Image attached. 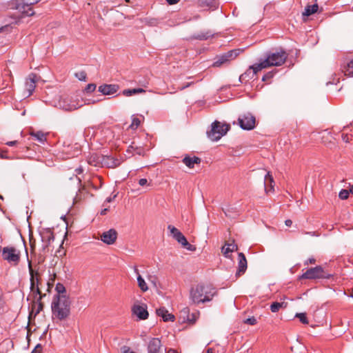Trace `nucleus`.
Here are the masks:
<instances>
[{
    "mask_svg": "<svg viewBox=\"0 0 353 353\" xmlns=\"http://www.w3.org/2000/svg\"><path fill=\"white\" fill-rule=\"evenodd\" d=\"M215 288L210 285L197 284L191 288L190 290V299L196 305L210 302L216 295Z\"/></svg>",
    "mask_w": 353,
    "mask_h": 353,
    "instance_id": "f03ea898",
    "label": "nucleus"
},
{
    "mask_svg": "<svg viewBox=\"0 0 353 353\" xmlns=\"http://www.w3.org/2000/svg\"><path fill=\"white\" fill-rule=\"evenodd\" d=\"M274 74V72H273V71L269 72L266 73V74L263 77L262 80H263V81H266V80H268V79H271V78H272V77H273Z\"/></svg>",
    "mask_w": 353,
    "mask_h": 353,
    "instance_id": "49530a36",
    "label": "nucleus"
},
{
    "mask_svg": "<svg viewBox=\"0 0 353 353\" xmlns=\"http://www.w3.org/2000/svg\"><path fill=\"white\" fill-rule=\"evenodd\" d=\"M206 353H214V350L212 348H208L206 350Z\"/></svg>",
    "mask_w": 353,
    "mask_h": 353,
    "instance_id": "e2e57ef3",
    "label": "nucleus"
},
{
    "mask_svg": "<svg viewBox=\"0 0 353 353\" xmlns=\"http://www.w3.org/2000/svg\"><path fill=\"white\" fill-rule=\"evenodd\" d=\"M274 180L270 172H268L264 178V187L266 193L274 191Z\"/></svg>",
    "mask_w": 353,
    "mask_h": 353,
    "instance_id": "5701e85b",
    "label": "nucleus"
},
{
    "mask_svg": "<svg viewBox=\"0 0 353 353\" xmlns=\"http://www.w3.org/2000/svg\"><path fill=\"white\" fill-rule=\"evenodd\" d=\"M182 246L190 251H194L196 250L195 246L189 243L187 240L186 243H184V244H183Z\"/></svg>",
    "mask_w": 353,
    "mask_h": 353,
    "instance_id": "a18cd8bd",
    "label": "nucleus"
},
{
    "mask_svg": "<svg viewBox=\"0 0 353 353\" xmlns=\"http://www.w3.org/2000/svg\"><path fill=\"white\" fill-rule=\"evenodd\" d=\"M2 258L10 264L17 265L20 261V251L14 247H4L2 250Z\"/></svg>",
    "mask_w": 353,
    "mask_h": 353,
    "instance_id": "423d86ee",
    "label": "nucleus"
},
{
    "mask_svg": "<svg viewBox=\"0 0 353 353\" xmlns=\"http://www.w3.org/2000/svg\"><path fill=\"white\" fill-rule=\"evenodd\" d=\"M201 161V159L197 157H185L183 159V163L190 168H194V164H199Z\"/></svg>",
    "mask_w": 353,
    "mask_h": 353,
    "instance_id": "393cba45",
    "label": "nucleus"
},
{
    "mask_svg": "<svg viewBox=\"0 0 353 353\" xmlns=\"http://www.w3.org/2000/svg\"><path fill=\"white\" fill-rule=\"evenodd\" d=\"M342 139L344 142L349 143L352 140V135L343 133L342 134Z\"/></svg>",
    "mask_w": 353,
    "mask_h": 353,
    "instance_id": "de8ad7c7",
    "label": "nucleus"
},
{
    "mask_svg": "<svg viewBox=\"0 0 353 353\" xmlns=\"http://www.w3.org/2000/svg\"><path fill=\"white\" fill-rule=\"evenodd\" d=\"M75 77L81 81H85L87 79V74L84 71L76 72Z\"/></svg>",
    "mask_w": 353,
    "mask_h": 353,
    "instance_id": "58836bf2",
    "label": "nucleus"
},
{
    "mask_svg": "<svg viewBox=\"0 0 353 353\" xmlns=\"http://www.w3.org/2000/svg\"><path fill=\"white\" fill-rule=\"evenodd\" d=\"M143 88L125 89L122 91V94L125 97H130L134 94L145 92Z\"/></svg>",
    "mask_w": 353,
    "mask_h": 353,
    "instance_id": "bb28decb",
    "label": "nucleus"
},
{
    "mask_svg": "<svg viewBox=\"0 0 353 353\" xmlns=\"http://www.w3.org/2000/svg\"><path fill=\"white\" fill-rule=\"evenodd\" d=\"M48 234V236H47V237H48V243H50V242L51 241H53V240H54V236H53V234H51V233H48V234Z\"/></svg>",
    "mask_w": 353,
    "mask_h": 353,
    "instance_id": "864d4df0",
    "label": "nucleus"
},
{
    "mask_svg": "<svg viewBox=\"0 0 353 353\" xmlns=\"http://www.w3.org/2000/svg\"><path fill=\"white\" fill-rule=\"evenodd\" d=\"M81 200L80 198H79L78 195H77L74 199V203H78Z\"/></svg>",
    "mask_w": 353,
    "mask_h": 353,
    "instance_id": "052dcab7",
    "label": "nucleus"
},
{
    "mask_svg": "<svg viewBox=\"0 0 353 353\" xmlns=\"http://www.w3.org/2000/svg\"><path fill=\"white\" fill-rule=\"evenodd\" d=\"M162 344L159 338H152L148 344V353H160Z\"/></svg>",
    "mask_w": 353,
    "mask_h": 353,
    "instance_id": "ddd939ff",
    "label": "nucleus"
},
{
    "mask_svg": "<svg viewBox=\"0 0 353 353\" xmlns=\"http://www.w3.org/2000/svg\"><path fill=\"white\" fill-rule=\"evenodd\" d=\"M229 129V125L221 124L216 121L212 123L210 131L207 132L208 137L212 141H218L227 133Z\"/></svg>",
    "mask_w": 353,
    "mask_h": 353,
    "instance_id": "39448f33",
    "label": "nucleus"
},
{
    "mask_svg": "<svg viewBox=\"0 0 353 353\" xmlns=\"http://www.w3.org/2000/svg\"><path fill=\"white\" fill-rule=\"evenodd\" d=\"M237 245L234 243H227L222 247L221 251L226 258H230V254L234 251L237 250Z\"/></svg>",
    "mask_w": 353,
    "mask_h": 353,
    "instance_id": "412c9836",
    "label": "nucleus"
},
{
    "mask_svg": "<svg viewBox=\"0 0 353 353\" xmlns=\"http://www.w3.org/2000/svg\"><path fill=\"white\" fill-rule=\"evenodd\" d=\"M288 303L283 301L281 303L274 302L270 305V310L272 312H277L281 308H286Z\"/></svg>",
    "mask_w": 353,
    "mask_h": 353,
    "instance_id": "cd10ccee",
    "label": "nucleus"
},
{
    "mask_svg": "<svg viewBox=\"0 0 353 353\" xmlns=\"http://www.w3.org/2000/svg\"><path fill=\"white\" fill-rule=\"evenodd\" d=\"M84 135L86 138L90 136V139H91L94 135L93 128H87L86 129H85Z\"/></svg>",
    "mask_w": 353,
    "mask_h": 353,
    "instance_id": "a19ab883",
    "label": "nucleus"
},
{
    "mask_svg": "<svg viewBox=\"0 0 353 353\" xmlns=\"http://www.w3.org/2000/svg\"><path fill=\"white\" fill-rule=\"evenodd\" d=\"M57 106L65 111H73L82 106L77 98L71 96H62L57 103Z\"/></svg>",
    "mask_w": 353,
    "mask_h": 353,
    "instance_id": "20e7f679",
    "label": "nucleus"
},
{
    "mask_svg": "<svg viewBox=\"0 0 353 353\" xmlns=\"http://www.w3.org/2000/svg\"><path fill=\"white\" fill-rule=\"evenodd\" d=\"M97 88L96 84L94 83H89L87 85V86L85 88V91L87 92H92L95 90Z\"/></svg>",
    "mask_w": 353,
    "mask_h": 353,
    "instance_id": "37998d69",
    "label": "nucleus"
},
{
    "mask_svg": "<svg viewBox=\"0 0 353 353\" xmlns=\"http://www.w3.org/2000/svg\"><path fill=\"white\" fill-rule=\"evenodd\" d=\"M168 229L170 230L171 234L172 235V236L174 237V236L177 235V234L179 232H180V231L176 228L175 227L171 225H169L168 226Z\"/></svg>",
    "mask_w": 353,
    "mask_h": 353,
    "instance_id": "79ce46f5",
    "label": "nucleus"
},
{
    "mask_svg": "<svg viewBox=\"0 0 353 353\" xmlns=\"http://www.w3.org/2000/svg\"><path fill=\"white\" fill-rule=\"evenodd\" d=\"M55 290L58 293L57 295H65L64 293L65 292V288L63 284L59 283H57L56 285Z\"/></svg>",
    "mask_w": 353,
    "mask_h": 353,
    "instance_id": "4c0bfd02",
    "label": "nucleus"
},
{
    "mask_svg": "<svg viewBox=\"0 0 353 353\" xmlns=\"http://www.w3.org/2000/svg\"><path fill=\"white\" fill-rule=\"evenodd\" d=\"M319 8L318 4L314 3L312 6H307L305 7L304 12H303V14L304 16H310L312 14H314L317 12Z\"/></svg>",
    "mask_w": 353,
    "mask_h": 353,
    "instance_id": "c85d7f7f",
    "label": "nucleus"
},
{
    "mask_svg": "<svg viewBox=\"0 0 353 353\" xmlns=\"http://www.w3.org/2000/svg\"><path fill=\"white\" fill-rule=\"evenodd\" d=\"M41 297L34 296V299L32 301V306H31V310L32 313H34V315H37L41 311L43 310V305L41 302Z\"/></svg>",
    "mask_w": 353,
    "mask_h": 353,
    "instance_id": "aec40b11",
    "label": "nucleus"
},
{
    "mask_svg": "<svg viewBox=\"0 0 353 353\" xmlns=\"http://www.w3.org/2000/svg\"><path fill=\"white\" fill-rule=\"evenodd\" d=\"M180 0H166L168 4L174 5L179 2Z\"/></svg>",
    "mask_w": 353,
    "mask_h": 353,
    "instance_id": "5fc2aeb1",
    "label": "nucleus"
},
{
    "mask_svg": "<svg viewBox=\"0 0 353 353\" xmlns=\"http://www.w3.org/2000/svg\"><path fill=\"white\" fill-rule=\"evenodd\" d=\"M141 123V119L139 117H137L135 115L132 117V123L130 125V128L132 130H136L140 125Z\"/></svg>",
    "mask_w": 353,
    "mask_h": 353,
    "instance_id": "473e14b6",
    "label": "nucleus"
},
{
    "mask_svg": "<svg viewBox=\"0 0 353 353\" xmlns=\"http://www.w3.org/2000/svg\"><path fill=\"white\" fill-rule=\"evenodd\" d=\"M16 144H17V141H8L6 143V145H8V146H14Z\"/></svg>",
    "mask_w": 353,
    "mask_h": 353,
    "instance_id": "6e6d98bb",
    "label": "nucleus"
},
{
    "mask_svg": "<svg viewBox=\"0 0 353 353\" xmlns=\"http://www.w3.org/2000/svg\"><path fill=\"white\" fill-rule=\"evenodd\" d=\"M134 270L135 274H137V283H138L139 288L143 292L148 291V285H147L146 282L145 281L144 279L139 274V270L137 269V268L134 267Z\"/></svg>",
    "mask_w": 353,
    "mask_h": 353,
    "instance_id": "b1692460",
    "label": "nucleus"
},
{
    "mask_svg": "<svg viewBox=\"0 0 353 353\" xmlns=\"http://www.w3.org/2000/svg\"><path fill=\"white\" fill-rule=\"evenodd\" d=\"M30 275V287H39L40 285V275L38 271L32 269L30 263L28 265Z\"/></svg>",
    "mask_w": 353,
    "mask_h": 353,
    "instance_id": "dca6fc26",
    "label": "nucleus"
},
{
    "mask_svg": "<svg viewBox=\"0 0 353 353\" xmlns=\"http://www.w3.org/2000/svg\"><path fill=\"white\" fill-rule=\"evenodd\" d=\"M117 238V232L114 229L104 232L101 235V240L107 245L114 243Z\"/></svg>",
    "mask_w": 353,
    "mask_h": 353,
    "instance_id": "9b49d317",
    "label": "nucleus"
},
{
    "mask_svg": "<svg viewBox=\"0 0 353 353\" xmlns=\"http://www.w3.org/2000/svg\"><path fill=\"white\" fill-rule=\"evenodd\" d=\"M108 208H104V209L101 210V215H105V214H106V213H107V212H108Z\"/></svg>",
    "mask_w": 353,
    "mask_h": 353,
    "instance_id": "13d9d810",
    "label": "nucleus"
},
{
    "mask_svg": "<svg viewBox=\"0 0 353 353\" xmlns=\"http://www.w3.org/2000/svg\"><path fill=\"white\" fill-rule=\"evenodd\" d=\"M0 158H1V159H4V158H6V157H5L3 154H0Z\"/></svg>",
    "mask_w": 353,
    "mask_h": 353,
    "instance_id": "774afa93",
    "label": "nucleus"
},
{
    "mask_svg": "<svg viewBox=\"0 0 353 353\" xmlns=\"http://www.w3.org/2000/svg\"><path fill=\"white\" fill-rule=\"evenodd\" d=\"M295 316L299 319V321L303 324H308L309 321L306 316L305 313H297Z\"/></svg>",
    "mask_w": 353,
    "mask_h": 353,
    "instance_id": "f704fd0d",
    "label": "nucleus"
},
{
    "mask_svg": "<svg viewBox=\"0 0 353 353\" xmlns=\"http://www.w3.org/2000/svg\"><path fill=\"white\" fill-rule=\"evenodd\" d=\"M350 193L353 194V185L350 186V190H348Z\"/></svg>",
    "mask_w": 353,
    "mask_h": 353,
    "instance_id": "69168bd1",
    "label": "nucleus"
},
{
    "mask_svg": "<svg viewBox=\"0 0 353 353\" xmlns=\"http://www.w3.org/2000/svg\"><path fill=\"white\" fill-rule=\"evenodd\" d=\"M199 6L203 9L215 10L219 6L217 0H199Z\"/></svg>",
    "mask_w": 353,
    "mask_h": 353,
    "instance_id": "6ab92c4d",
    "label": "nucleus"
},
{
    "mask_svg": "<svg viewBox=\"0 0 353 353\" xmlns=\"http://www.w3.org/2000/svg\"><path fill=\"white\" fill-rule=\"evenodd\" d=\"M103 164L106 165L108 167L110 168H114L119 165V163L118 162V161L114 160L113 158L105 157Z\"/></svg>",
    "mask_w": 353,
    "mask_h": 353,
    "instance_id": "c756f323",
    "label": "nucleus"
},
{
    "mask_svg": "<svg viewBox=\"0 0 353 353\" xmlns=\"http://www.w3.org/2000/svg\"><path fill=\"white\" fill-rule=\"evenodd\" d=\"M123 353H137V352L130 350V349L128 347H124L123 348Z\"/></svg>",
    "mask_w": 353,
    "mask_h": 353,
    "instance_id": "603ef678",
    "label": "nucleus"
},
{
    "mask_svg": "<svg viewBox=\"0 0 353 353\" xmlns=\"http://www.w3.org/2000/svg\"><path fill=\"white\" fill-rule=\"evenodd\" d=\"M17 9L22 14L27 16H32L34 14L32 6L28 5L26 2L23 0L22 2L17 4Z\"/></svg>",
    "mask_w": 353,
    "mask_h": 353,
    "instance_id": "a211bd4d",
    "label": "nucleus"
},
{
    "mask_svg": "<svg viewBox=\"0 0 353 353\" xmlns=\"http://www.w3.org/2000/svg\"><path fill=\"white\" fill-rule=\"evenodd\" d=\"M119 90V85L116 84H103L99 87V92L103 95H111L115 94Z\"/></svg>",
    "mask_w": 353,
    "mask_h": 353,
    "instance_id": "4468645a",
    "label": "nucleus"
},
{
    "mask_svg": "<svg viewBox=\"0 0 353 353\" xmlns=\"http://www.w3.org/2000/svg\"><path fill=\"white\" fill-rule=\"evenodd\" d=\"M37 77L35 74H30L26 79L25 84V90L27 92V97H30L34 92L36 88V82Z\"/></svg>",
    "mask_w": 353,
    "mask_h": 353,
    "instance_id": "f8f14e48",
    "label": "nucleus"
},
{
    "mask_svg": "<svg viewBox=\"0 0 353 353\" xmlns=\"http://www.w3.org/2000/svg\"><path fill=\"white\" fill-rule=\"evenodd\" d=\"M240 127L243 130H252L255 127V117L250 113H246L241 116L239 119Z\"/></svg>",
    "mask_w": 353,
    "mask_h": 353,
    "instance_id": "0eeeda50",
    "label": "nucleus"
},
{
    "mask_svg": "<svg viewBox=\"0 0 353 353\" xmlns=\"http://www.w3.org/2000/svg\"><path fill=\"white\" fill-rule=\"evenodd\" d=\"M105 157L99 155L97 154H90L87 159L88 164L97 167L103 165Z\"/></svg>",
    "mask_w": 353,
    "mask_h": 353,
    "instance_id": "f3484780",
    "label": "nucleus"
},
{
    "mask_svg": "<svg viewBox=\"0 0 353 353\" xmlns=\"http://www.w3.org/2000/svg\"><path fill=\"white\" fill-rule=\"evenodd\" d=\"M244 323L246 324H248V325H254L256 324L257 321H256V319L254 316H252V317L248 318L247 319H245L244 321Z\"/></svg>",
    "mask_w": 353,
    "mask_h": 353,
    "instance_id": "c03bdc74",
    "label": "nucleus"
},
{
    "mask_svg": "<svg viewBox=\"0 0 353 353\" xmlns=\"http://www.w3.org/2000/svg\"><path fill=\"white\" fill-rule=\"evenodd\" d=\"M132 312L139 320H145L149 316L147 305L144 303H134L132 307Z\"/></svg>",
    "mask_w": 353,
    "mask_h": 353,
    "instance_id": "1a4fd4ad",
    "label": "nucleus"
},
{
    "mask_svg": "<svg viewBox=\"0 0 353 353\" xmlns=\"http://www.w3.org/2000/svg\"><path fill=\"white\" fill-rule=\"evenodd\" d=\"M350 192L347 190H341L339 194V196L341 199H346L348 198Z\"/></svg>",
    "mask_w": 353,
    "mask_h": 353,
    "instance_id": "ea45409f",
    "label": "nucleus"
},
{
    "mask_svg": "<svg viewBox=\"0 0 353 353\" xmlns=\"http://www.w3.org/2000/svg\"><path fill=\"white\" fill-rule=\"evenodd\" d=\"M157 314L159 316L162 317L164 321H174V316L172 314H170L168 311L165 307H160L156 311Z\"/></svg>",
    "mask_w": 353,
    "mask_h": 353,
    "instance_id": "4be33fe9",
    "label": "nucleus"
},
{
    "mask_svg": "<svg viewBox=\"0 0 353 353\" xmlns=\"http://www.w3.org/2000/svg\"><path fill=\"white\" fill-rule=\"evenodd\" d=\"M237 54H238L236 50L229 51L227 53L218 57L216 61L213 63V66L220 67L223 64L229 61L230 59L235 58L237 56Z\"/></svg>",
    "mask_w": 353,
    "mask_h": 353,
    "instance_id": "9d476101",
    "label": "nucleus"
},
{
    "mask_svg": "<svg viewBox=\"0 0 353 353\" xmlns=\"http://www.w3.org/2000/svg\"><path fill=\"white\" fill-rule=\"evenodd\" d=\"M285 223L287 226L290 227L292 224V221L290 219H288L285 221Z\"/></svg>",
    "mask_w": 353,
    "mask_h": 353,
    "instance_id": "4d7b16f0",
    "label": "nucleus"
},
{
    "mask_svg": "<svg viewBox=\"0 0 353 353\" xmlns=\"http://www.w3.org/2000/svg\"><path fill=\"white\" fill-rule=\"evenodd\" d=\"M212 36L210 32H201L196 36V39L199 40H207Z\"/></svg>",
    "mask_w": 353,
    "mask_h": 353,
    "instance_id": "72a5a7b5",
    "label": "nucleus"
},
{
    "mask_svg": "<svg viewBox=\"0 0 353 353\" xmlns=\"http://www.w3.org/2000/svg\"><path fill=\"white\" fill-rule=\"evenodd\" d=\"M343 71L345 76H353V60L347 63Z\"/></svg>",
    "mask_w": 353,
    "mask_h": 353,
    "instance_id": "7c9ffc66",
    "label": "nucleus"
},
{
    "mask_svg": "<svg viewBox=\"0 0 353 353\" xmlns=\"http://www.w3.org/2000/svg\"><path fill=\"white\" fill-rule=\"evenodd\" d=\"M30 136L41 143H43L46 141V134L41 131L32 132H30Z\"/></svg>",
    "mask_w": 353,
    "mask_h": 353,
    "instance_id": "a878e982",
    "label": "nucleus"
},
{
    "mask_svg": "<svg viewBox=\"0 0 353 353\" xmlns=\"http://www.w3.org/2000/svg\"><path fill=\"white\" fill-rule=\"evenodd\" d=\"M192 84V83H188L187 85H184V86H182L180 90H182L183 89H185V88H188L189 87L190 85Z\"/></svg>",
    "mask_w": 353,
    "mask_h": 353,
    "instance_id": "680f3d73",
    "label": "nucleus"
},
{
    "mask_svg": "<svg viewBox=\"0 0 353 353\" xmlns=\"http://www.w3.org/2000/svg\"><path fill=\"white\" fill-rule=\"evenodd\" d=\"M173 238L181 245L184 244V243H186L187 239L181 232H179L177 235L174 236Z\"/></svg>",
    "mask_w": 353,
    "mask_h": 353,
    "instance_id": "c9c22d12",
    "label": "nucleus"
},
{
    "mask_svg": "<svg viewBox=\"0 0 353 353\" xmlns=\"http://www.w3.org/2000/svg\"><path fill=\"white\" fill-rule=\"evenodd\" d=\"M139 184L141 186L150 185V183H148V180L146 179H139Z\"/></svg>",
    "mask_w": 353,
    "mask_h": 353,
    "instance_id": "09e8293b",
    "label": "nucleus"
},
{
    "mask_svg": "<svg viewBox=\"0 0 353 353\" xmlns=\"http://www.w3.org/2000/svg\"><path fill=\"white\" fill-rule=\"evenodd\" d=\"M168 353H177V352L173 349H170Z\"/></svg>",
    "mask_w": 353,
    "mask_h": 353,
    "instance_id": "0e129e2a",
    "label": "nucleus"
},
{
    "mask_svg": "<svg viewBox=\"0 0 353 353\" xmlns=\"http://www.w3.org/2000/svg\"><path fill=\"white\" fill-rule=\"evenodd\" d=\"M7 26H5V27H2L1 28H0V32H2V30L4 29V28H6Z\"/></svg>",
    "mask_w": 353,
    "mask_h": 353,
    "instance_id": "338daca9",
    "label": "nucleus"
},
{
    "mask_svg": "<svg viewBox=\"0 0 353 353\" xmlns=\"http://www.w3.org/2000/svg\"><path fill=\"white\" fill-rule=\"evenodd\" d=\"M116 197V195H114L112 198V197H108L105 200V202L107 203H110L111 202L114 198Z\"/></svg>",
    "mask_w": 353,
    "mask_h": 353,
    "instance_id": "bf43d9fd",
    "label": "nucleus"
},
{
    "mask_svg": "<svg viewBox=\"0 0 353 353\" xmlns=\"http://www.w3.org/2000/svg\"><path fill=\"white\" fill-rule=\"evenodd\" d=\"M41 345L39 344L34 347V349L32 351L31 353H41Z\"/></svg>",
    "mask_w": 353,
    "mask_h": 353,
    "instance_id": "8fccbe9b",
    "label": "nucleus"
},
{
    "mask_svg": "<svg viewBox=\"0 0 353 353\" xmlns=\"http://www.w3.org/2000/svg\"><path fill=\"white\" fill-rule=\"evenodd\" d=\"M315 262H316V260H315V259H314V258H310V259H308L305 261V265H308L309 263H310V264H313V263H314Z\"/></svg>",
    "mask_w": 353,
    "mask_h": 353,
    "instance_id": "3c124183",
    "label": "nucleus"
},
{
    "mask_svg": "<svg viewBox=\"0 0 353 353\" xmlns=\"http://www.w3.org/2000/svg\"><path fill=\"white\" fill-rule=\"evenodd\" d=\"M173 238L181 245L184 244V243H186L187 239L181 232H179L177 235L174 236Z\"/></svg>",
    "mask_w": 353,
    "mask_h": 353,
    "instance_id": "e433bc0d",
    "label": "nucleus"
},
{
    "mask_svg": "<svg viewBox=\"0 0 353 353\" xmlns=\"http://www.w3.org/2000/svg\"><path fill=\"white\" fill-rule=\"evenodd\" d=\"M238 270L236 271V275L241 276L244 274L247 270V260L243 253L240 252L238 254Z\"/></svg>",
    "mask_w": 353,
    "mask_h": 353,
    "instance_id": "2eb2a0df",
    "label": "nucleus"
},
{
    "mask_svg": "<svg viewBox=\"0 0 353 353\" xmlns=\"http://www.w3.org/2000/svg\"><path fill=\"white\" fill-rule=\"evenodd\" d=\"M70 301L66 295L54 296L52 302V312L59 320L66 319L70 314Z\"/></svg>",
    "mask_w": 353,
    "mask_h": 353,
    "instance_id": "7ed1b4c3",
    "label": "nucleus"
},
{
    "mask_svg": "<svg viewBox=\"0 0 353 353\" xmlns=\"http://www.w3.org/2000/svg\"><path fill=\"white\" fill-rule=\"evenodd\" d=\"M324 271L321 266H316L308 269L305 273H303L301 278L305 279H316L324 278Z\"/></svg>",
    "mask_w": 353,
    "mask_h": 353,
    "instance_id": "6e6552de",
    "label": "nucleus"
},
{
    "mask_svg": "<svg viewBox=\"0 0 353 353\" xmlns=\"http://www.w3.org/2000/svg\"><path fill=\"white\" fill-rule=\"evenodd\" d=\"M30 294L33 296V299H34V296L38 297L41 296L43 299V296H46V294H42L40 288L38 286L36 287H30Z\"/></svg>",
    "mask_w": 353,
    "mask_h": 353,
    "instance_id": "2f4dec72",
    "label": "nucleus"
},
{
    "mask_svg": "<svg viewBox=\"0 0 353 353\" xmlns=\"http://www.w3.org/2000/svg\"><path fill=\"white\" fill-rule=\"evenodd\" d=\"M287 58V52L282 49L279 51L270 52L267 54L266 58L263 61L251 65L249 70H252L254 74H256L262 69L283 65Z\"/></svg>",
    "mask_w": 353,
    "mask_h": 353,
    "instance_id": "f257e3e1",
    "label": "nucleus"
}]
</instances>
